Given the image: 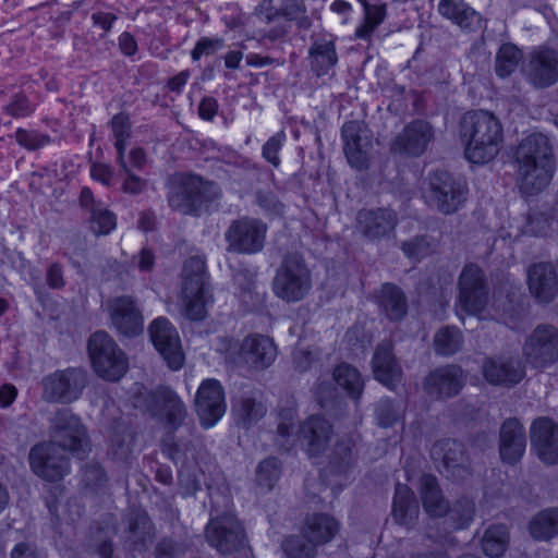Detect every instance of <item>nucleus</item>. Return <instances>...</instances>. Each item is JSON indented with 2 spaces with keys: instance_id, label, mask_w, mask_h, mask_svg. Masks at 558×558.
<instances>
[{
  "instance_id": "nucleus-62",
  "label": "nucleus",
  "mask_w": 558,
  "mask_h": 558,
  "mask_svg": "<svg viewBox=\"0 0 558 558\" xmlns=\"http://www.w3.org/2000/svg\"><path fill=\"white\" fill-rule=\"evenodd\" d=\"M46 281L49 288L59 290L65 286L63 267L59 263H52L46 272Z\"/></svg>"
},
{
  "instance_id": "nucleus-14",
  "label": "nucleus",
  "mask_w": 558,
  "mask_h": 558,
  "mask_svg": "<svg viewBox=\"0 0 558 558\" xmlns=\"http://www.w3.org/2000/svg\"><path fill=\"white\" fill-rule=\"evenodd\" d=\"M60 450L49 442L34 446L28 454L33 472L48 482L62 480L70 472V462Z\"/></svg>"
},
{
  "instance_id": "nucleus-39",
  "label": "nucleus",
  "mask_w": 558,
  "mask_h": 558,
  "mask_svg": "<svg viewBox=\"0 0 558 558\" xmlns=\"http://www.w3.org/2000/svg\"><path fill=\"white\" fill-rule=\"evenodd\" d=\"M418 512V506L413 492L407 485L398 484L392 508L396 521L407 526L412 525Z\"/></svg>"
},
{
  "instance_id": "nucleus-36",
  "label": "nucleus",
  "mask_w": 558,
  "mask_h": 558,
  "mask_svg": "<svg viewBox=\"0 0 558 558\" xmlns=\"http://www.w3.org/2000/svg\"><path fill=\"white\" fill-rule=\"evenodd\" d=\"M306 5L303 0H263L258 5V16L267 23L279 16L293 21L304 15Z\"/></svg>"
},
{
  "instance_id": "nucleus-9",
  "label": "nucleus",
  "mask_w": 558,
  "mask_h": 558,
  "mask_svg": "<svg viewBox=\"0 0 558 558\" xmlns=\"http://www.w3.org/2000/svg\"><path fill=\"white\" fill-rule=\"evenodd\" d=\"M226 359L235 365H245L252 369L269 367L277 356V348L269 337L247 336L241 344L228 341Z\"/></svg>"
},
{
  "instance_id": "nucleus-51",
  "label": "nucleus",
  "mask_w": 558,
  "mask_h": 558,
  "mask_svg": "<svg viewBox=\"0 0 558 558\" xmlns=\"http://www.w3.org/2000/svg\"><path fill=\"white\" fill-rule=\"evenodd\" d=\"M281 548L288 558H316L317 546L308 543L301 535H290L281 544Z\"/></svg>"
},
{
  "instance_id": "nucleus-34",
  "label": "nucleus",
  "mask_w": 558,
  "mask_h": 558,
  "mask_svg": "<svg viewBox=\"0 0 558 558\" xmlns=\"http://www.w3.org/2000/svg\"><path fill=\"white\" fill-rule=\"evenodd\" d=\"M438 13L462 29H474L481 23V15L464 0H439Z\"/></svg>"
},
{
  "instance_id": "nucleus-54",
  "label": "nucleus",
  "mask_w": 558,
  "mask_h": 558,
  "mask_svg": "<svg viewBox=\"0 0 558 558\" xmlns=\"http://www.w3.org/2000/svg\"><path fill=\"white\" fill-rule=\"evenodd\" d=\"M375 413L378 424L383 427L392 426L401 417L400 409L389 399L380 400Z\"/></svg>"
},
{
  "instance_id": "nucleus-2",
  "label": "nucleus",
  "mask_w": 558,
  "mask_h": 558,
  "mask_svg": "<svg viewBox=\"0 0 558 558\" xmlns=\"http://www.w3.org/2000/svg\"><path fill=\"white\" fill-rule=\"evenodd\" d=\"M460 137L465 158L472 163L492 161L500 151L504 141L502 124L486 110L466 112L460 122Z\"/></svg>"
},
{
  "instance_id": "nucleus-7",
  "label": "nucleus",
  "mask_w": 558,
  "mask_h": 558,
  "mask_svg": "<svg viewBox=\"0 0 558 558\" xmlns=\"http://www.w3.org/2000/svg\"><path fill=\"white\" fill-rule=\"evenodd\" d=\"M426 204L444 215L458 211L468 198V187L464 182L456 179L447 171H435L428 177L424 190Z\"/></svg>"
},
{
  "instance_id": "nucleus-20",
  "label": "nucleus",
  "mask_w": 558,
  "mask_h": 558,
  "mask_svg": "<svg viewBox=\"0 0 558 558\" xmlns=\"http://www.w3.org/2000/svg\"><path fill=\"white\" fill-rule=\"evenodd\" d=\"M435 137L433 126L424 120L409 123L391 143L392 153L407 156H421Z\"/></svg>"
},
{
  "instance_id": "nucleus-10",
  "label": "nucleus",
  "mask_w": 558,
  "mask_h": 558,
  "mask_svg": "<svg viewBox=\"0 0 558 558\" xmlns=\"http://www.w3.org/2000/svg\"><path fill=\"white\" fill-rule=\"evenodd\" d=\"M205 536L208 544L222 555L240 553L247 546L243 525L230 513L211 518L206 525Z\"/></svg>"
},
{
  "instance_id": "nucleus-40",
  "label": "nucleus",
  "mask_w": 558,
  "mask_h": 558,
  "mask_svg": "<svg viewBox=\"0 0 558 558\" xmlns=\"http://www.w3.org/2000/svg\"><path fill=\"white\" fill-rule=\"evenodd\" d=\"M125 541L131 547L144 545L153 537V524L145 511L134 510L126 518Z\"/></svg>"
},
{
  "instance_id": "nucleus-11",
  "label": "nucleus",
  "mask_w": 558,
  "mask_h": 558,
  "mask_svg": "<svg viewBox=\"0 0 558 558\" xmlns=\"http://www.w3.org/2000/svg\"><path fill=\"white\" fill-rule=\"evenodd\" d=\"M267 226L259 219L242 217L233 220L226 231L227 251L255 254L264 247Z\"/></svg>"
},
{
  "instance_id": "nucleus-35",
  "label": "nucleus",
  "mask_w": 558,
  "mask_h": 558,
  "mask_svg": "<svg viewBox=\"0 0 558 558\" xmlns=\"http://www.w3.org/2000/svg\"><path fill=\"white\" fill-rule=\"evenodd\" d=\"M420 482L421 499L426 513L433 518L446 515L449 511V504L442 496L436 477L424 474Z\"/></svg>"
},
{
  "instance_id": "nucleus-17",
  "label": "nucleus",
  "mask_w": 558,
  "mask_h": 558,
  "mask_svg": "<svg viewBox=\"0 0 558 558\" xmlns=\"http://www.w3.org/2000/svg\"><path fill=\"white\" fill-rule=\"evenodd\" d=\"M343 149L351 167L363 170L368 167L372 132L361 121H348L341 129Z\"/></svg>"
},
{
  "instance_id": "nucleus-46",
  "label": "nucleus",
  "mask_w": 558,
  "mask_h": 558,
  "mask_svg": "<svg viewBox=\"0 0 558 558\" xmlns=\"http://www.w3.org/2000/svg\"><path fill=\"white\" fill-rule=\"evenodd\" d=\"M134 441V434L132 429L124 425L118 424L113 427L110 434L109 454L114 459H126L132 452V445Z\"/></svg>"
},
{
  "instance_id": "nucleus-44",
  "label": "nucleus",
  "mask_w": 558,
  "mask_h": 558,
  "mask_svg": "<svg viewBox=\"0 0 558 558\" xmlns=\"http://www.w3.org/2000/svg\"><path fill=\"white\" fill-rule=\"evenodd\" d=\"M509 543V533L505 525L489 526L482 538L483 553L490 558L501 557Z\"/></svg>"
},
{
  "instance_id": "nucleus-19",
  "label": "nucleus",
  "mask_w": 558,
  "mask_h": 558,
  "mask_svg": "<svg viewBox=\"0 0 558 558\" xmlns=\"http://www.w3.org/2000/svg\"><path fill=\"white\" fill-rule=\"evenodd\" d=\"M196 413L201 424L208 428L216 424L226 412L225 392L216 379L204 380L195 398Z\"/></svg>"
},
{
  "instance_id": "nucleus-49",
  "label": "nucleus",
  "mask_w": 558,
  "mask_h": 558,
  "mask_svg": "<svg viewBox=\"0 0 558 558\" xmlns=\"http://www.w3.org/2000/svg\"><path fill=\"white\" fill-rule=\"evenodd\" d=\"M111 129L116 138L117 162L119 166L124 167L125 143L131 135L129 117L123 113L116 114L111 119Z\"/></svg>"
},
{
  "instance_id": "nucleus-29",
  "label": "nucleus",
  "mask_w": 558,
  "mask_h": 558,
  "mask_svg": "<svg viewBox=\"0 0 558 558\" xmlns=\"http://www.w3.org/2000/svg\"><path fill=\"white\" fill-rule=\"evenodd\" d=\"M526 448V436L523 425L517 418L507 420L500 428V457L509 464L517 463Z\"/></svg>"
},
{
  "instance_id": "nucleus-41",
  "label": "nucleus",
  "mask_w": 558,
  "mask_h": 558,
  "mask_svg": "<svg viewBox=\"0 0 558 558\" xmlns=\"http://www.w3.org/2000/svg\"><path fill=\"white\" fill-rule=\"evenodd\" d=\"M529 532L536 541H549L558 535V508L539 511L529 523Z\"/></svg>"
},
{
  "instance_id": "nucleus-31",
  "label": "nucleus",
  "mask_w": 558,
  "mask_h": 558,
  "mask_svg": "<svg viewBox=\"0 0 558 558\" xmlns=\"http://www.w3.org/2000/svg\"><path fill=\"white\" fill-rule=\"evenodd\" d=\"M527 282L531 293L544 303L550 302L557 292L554 267L547 263L534 264L529 268Z\"/></svg>"
},
{
  "instance_id": "nucleus-6",
  "label": "nucleus",
  "mask_w": 558,
  "mask_h": 558,
  "mask_svg": "<svg viewBox=\"0 0 558 558\" xmlns=\"http://www.w3.org/2000/svg\"><path fill=\"white\" fill-rule=\"evenodd\" d=\"M88 354L95 373L106 380L117 381L128 371L124 352L106 331H96L89 337Z\"/></svg>"
},
{
  "instance_id": "nucleus-4",
  "label": "nucleus",
  "mask_w": 558,
  "mask_h": 558,
  "mask_svg": "<svg viewBox=\"0 0 558 558\" xmlns=\"http://www.w3.org/2000/svg\"><path fill=\"white\" fill-rule=\"evenodd\" d=\"M221 196L219 186L201 177L184 174L179 177L168 193L169 206L184 215H199L205 203Z\"/></svg>"
},
{
  "instance_id": "nucleus-15",
  "label": "nucleus",
  "mask_w": 558,
  "mask_h": 558,
  "mask_svg": "<svg viewBox=\"0 0 558 558\" xmlns=\"http://www.w3.org/2000/svg\"><path fill=\"white\" fill-rule=\"evenodd\" d=\"M150 340L172 371L183 366L184 353L175 327L163 317L156 318L148 328Z\"/></svg>"
},
{
  "instance_id": "nucleus-33",
  "label": "nucleus",
  "mask_w": 558,
  "mask_h": 558,
  "mask_svg": "<svg viewBox=\"0 0 558 558\" xmlns=\"http://www.w3.org/2000/svg\"><path fill=\"white\" fill-rule=\"evenodd\" d=\"M151 397L167 424L172 428H178L186 415V409L178 395L167 387H159Z\"/></svg>"
},
{
  "instance_id": "nucleus-26",
  "label": "nucleus",
  "mask_w": 558,
  "mask_h": 558,
  "mask_svg": "<svg viewBox=\"0 0 558 558\" xmlns=\"http://www.w3.org/2000/svg\"><path fill=\"white\" fill-rule=\"evenodd\" d=\"M397 215L388 208L362 209L356 217L359 231L371 240L389 235L397 226Z\"/></svg>"
},
{
  "instance_id": "nucleus-27",
  "label": "nucleus",
  "mask_w": 558,
  "mask_h": 558,
  "mask_svg": "<svg viewBox=\"0 0 558 558\" xmlns=\"http://www.w3.org/2000/svg\"><path fill=\"white\" fill-rule=\"evenodd\" d=\"M80 205L88 215L89 230L96 235H107L117 227V217L102 203L97 202L89 187H83L80 194Z\"/></svg>"
},
{
  "instance_id": "nucleus-12",
  "label": "nucleus",
  "mask_w": 558,
  "mask_h": 558,
  "mask_svg": "<svg viewBox=\"0 0 558 558\" xmlns=\"http://www.w3.org/2000/svg\"><path fill=\"white\" fill-rule=\"evenodd\" d=\"M523 356L535 368H546L558 361V329L538 325L525 339Z\"/></svg>"
},
{
  "instance_id": "nucleus-48",
  "label": "nucleus",
  "mask_w": 558,
  "mask_h": 558,
  "mask_svg": "<svg viewBox=\"0 0 558 558\" xmlns=\"http://www.w3.org/2000/svg\"><path fill=\"white\" fill-rule=\"evenodd\" d=\"M522 59V52L512 44H505L496 56V73L500 77H507L515 71Z\"/></svg>"
},
{
  "instance_id": "nucleus-61",
  "label": "nucleus",
  "mask_w": 558,
  "mask_h": 558,
  "mask_svg": "<svg viewBox=\"0 0 558 558\" xmlns=\"http://www.w3.org/2000/svg\"><path fill=\"white\" fill-rule=\"evenodd\" d=\"M256 203L263 209L275 214H280L283 209L282 203L270 190H258L256 192Z\"/></svg>"
},
{
  "instance_id": "nucleus-57",
  "label": "nucleus",
  "mask_w": 558,
  "mask_h": 558,
  "mask_svg": "<svg viewBox=\"0 0 558 558\" xmlns=\"http://www.w3.org/2000/svg\"><path fill=\"white\" fill-rule=\"evenodd\" d=\"M286 140V133L283 131L278 132L264 144L262 155L271 163L275 168L280 166L279 151Z\"/></svg>"
},
{
  "instance_id": "nucleus-55",
  "label": "nucleus",
  "mask_w": 558,
  "mask_h": 558,
  "mask_svg": "<svg viewBox=\"0 0 558 558\" xmlns=\"http://www.w3.org/2000/svg\"><path fill=\"white\" fill-rule=\"evenodd\" d=\"M355 461L353 454L352 439H342L336 444L332 457V463L340 472L349 468Z\"/></svg>"
},
{
  "instance_id": "nucleus-50",
  "label": "nucleus",
  "mask_w": 558,
  "mask_h": 558,
  "mask_svg": "<svg viewBox=\"0 0 558 558\" xmlns=\"http://www.w3.org/2000/svg\"><path fill=\"white\" fill-rule=\"evenodd\" d=\"M475 512L474 502L470 499H461L448 511L449 531L466 527L473 520Z\"/></svg>"
},
{
  "instance_id": "nucleus-60",
  "label": "nucleus",
  "mask_w": 558,
  "mask_h": 558,
  "mask_svg": "<svg viewBox=\"0 0 558 558\" xmlns=\"http://www.w3.org/2000/svg\"><path fill=\"white\" fill-rule=\"evenodd\" d=\"M402 251L409 258L420 260L430 253V244L425 236H416L404 242Z\"/></svg>"
},
{
  "instance_id": "nucleus-28",
  "label": "nucleus",
  "mask_w": 558,
  "mask_h": 558,
  "mask_svg": "<svg viewBox=\"0 0 558 558\" xmlns=\"http://www.w3.org/2000/svg\"><path fill=\"white\" fill-rule=\"evenodd\" d=\"M392 343L390 341L380 342L374 352L372 360L373 374L376 380L395 389V386L400 381L402 369L395 357L392 352Z\"/></svg>"
},
{
  "instance_id": "nucleus-1",
  "label": "nucleus",
  "mask_w": 558,
  "mask_h": 558,
  "mask_svg": "<svg viewBox=\"0 0 558 558\" xmlns=\"http://www.w3.org/2000/svg\"><path fill=\"white\" fill-rule=\"evenodd\" d=\"M520 190L533 195L543 191L554 174V156L550 142L541 133L524 137L514 151Z\"/></svg>"
},
{
  "instance_id": "nucleus-64",
  "label": "nucleus",
  "mask_w": 558,
  "mask_h": 558,
  "mask_svg": "<svg viewBox=\"0 0 558 558\" xmlns=\"http://www.w3.org/2000/svg\"><path fill=\"white\" fill-rule=\"evenodd\" d=\"M90 175L102 184L109 185L113 177V170L106 163L97 162L92 166Z\"/></svg>"
},
{
  "instance_id": "nucleus-63",
  "label": "nucleus",
  "mask_w": 558,
  "mask_h": 558,
  "mask_svg": "<svg viewBox=\"0 0 558 558\" xmlns=\"http://www.w3.org/2000/svg\"><path fill=\"white\" fill-rule=\"evenodd\" d=\"M11 558H45V556L34 544L21 542L13 547Z\"/></svg>"
},
{
  "instance_id": "nucleus-56",
  "label": "nucleus",
  "mask_w": 558,
  "mask_h": 558,
  "mask_svg": "<svg viewBox=\"0 0 558 558\" xmlns=\"http://www.w3.org/2000/svg\"><path fill=\"white\" fill-rule=\"evenodd\" d=\"M4 111L13 118H25L35 111V105L24 94L14 95Z\"/></svg>"
},
{
  "instance_id": "nucleus-16",
  "label": "nucleus",
  "mask_w": 558,
  "mask_h": 558,
  "mask_svg": "<svg viewBox=\"0 0 558 558\" xmlns=\"http://www.w3.org/2000/svg\"><path fill=\"white\" fill-rule=\"evenodd\" d=\"M86 385L85 372L80 368L57 371L43 380L44 397L49 401L72 402Z\"/></svg>"
},
{
  "instance_id": "nucleus-25",
  "label": "nucleus",
  "mask_w": 558,
  "mask_h": 558,
  "mask_svg": "<svg viewBox=\"0 0 558 558\" xmlns=\"http://www.w3.org/2000/svg\"><path fill=\"white\" fill-rule=\"evenodd\" d=\"M301 444L311 457H317L326 451L332 436V426L324 417L313 415L298 429Z\"/></svg>"
},
{
  "instance_id": "nucleus-13",
  "label": "nucleus",
  "mask_w": 558,
  "mask_h": 558,
  "mask_svg": "<svg viewBox=\"0 0 558 558\" xmlns=\"http://www.w3.org/2000/svg\"><path fill=\"white\" fill-rule=\"evenodd\" d=\"M488 303V290L482 269L466 265L459 278V307L466 314L480 315Z\"/></svg>"
},
{
  "instance_id": "nucleus-52",
  "label": "nucleus",
  "mask_w": 558,
  "mask_h": 558,
  "mask_svg": "<svg viewBox=\"0 0 558 558\" xmlns=\"http://www.w3.org/2000/svg\"><path fill=\"white\" fill-rule=\"evenodd\" d=\"M280 462L276 458H267L257 466L256 481L260 487L271 489L280 477Z\"/></svg>"
},
{
  "instance_id": "nucleus-45",
  "label": "nucleus",
  "mask_w": 558,
  "mask_h": 558,
  "mask_svg": "<svg viewBox=\"0 0 558 558\" xmlns=\"http://www.w3.org/2000/svg\"><path fill=\"white\" fill-rule=\"evenodd\" d=\"M462 344V333L456 327H444L439 329L434 337V349L439 355H453L461 350Z\"/></svg>"
},
{
  "instance_id": "nucleus-47",
  "label": "nucleus",
  "mask_w": 558,
  "mask_h": 558,
  "mask_svg": "<svg viewBox=\"0 0 558 558\" xmlns=\"http://www.w3.org/2000/svg\"><path fill=\"white\" fill-rule=\"evenodd\" d=\"M296 411L293 405L282 407L278 411V445L284 450H289L293 444L294 422Z\"/></svg>"
},
{
  "instance_id": "nucleus-42",
  "label": "nucleus",
  "mask_w": 558,
  "mask_h": 558,
  "mask_svg": "<svg viewBox=\"0 0 558 558\" xmlns=\"http://www.w3.org/2000/svg\"><path fill=\"white\" fill-rule=\"evenodd\" d=\"M433 457L442 456L445 468L449 470L466 469L468 458L464 454L463 445L457 440H446L436 444L432 449Z\"/></svg>"
},
{
  "instance_id": "nucleus-8",
  "label": "nucleus",
  "mask_w": 558,
  "mask_h": 558,
  "mask_svg": "<svg viewBox=\"0 0 558 558\" xmlns=\"http://www.w3.org/2000/svg\"><path fill=\"white\" fill-rule=\"evenodd\" d=\"M56 448L83 458L89 450V437L81 418L68 409L56 412L50 421V441Z\"/></svg>"
},
{
  "instance_id": "nucleus-59",
  "label": "nucleus",
  "mask_w": 558,
  "mask_h": 558,
  "mask_svg": "<svg viewBox=\"0 0 558 558\" xmlns=\"http://www.w3.org/2000/svg\"><path fill=\"white\" fill-rule=\"evenodd\" d=\"M225 46V40L222 38H209L202 37L195 45L194 49L191 52V57L194 61H197L203 56L214 54L216 51L220 50Z\"/></svg>"
},
{
  "instance_id": "nucleus-58",
  "label": "nucleus",
  "mask_w": 558,
  "mask_h": 558,
  "mask_svg": "<svg viewBox=\"0 0 558 558\" xmlns=\"http://www.w3.org/2000/svg\"><path fill=\"white\" fill-rule=\"evenodd\" d=\"M121 171L125 174L124 182L122 184V191L126 194L138 195L145 192L147 187V181L132 172L126 161L124 160V167L119 166Z\"/></svg>"
},
{
  "instance_id": "nucleus-22",
  "label": "nucleus",
  "mask_w": 558,
  "mask_h": 558,
  "mask_svg": "<svg viewBox=\"0 0 558 558\" xmlns=\"http://www.w3.org/2000/svg\"><path fill=\"white\" fill-rule=\"evenodd\" d=\"M484 378L494 386L512 387L525 376L521 361L511 355L487 357L482 365Z\"/></svg>"
},
{
  "instance_id": "nucleus-53",
  "label": "nucleus",
  "mask_w": 558,
  "mask_h": 558,
  "mask_svg": "<svg viewBox=\"0 0 558 558\" xmlns=\"http://www.w3.org/2000/svg\"><path fill=\"white\" fill-rule=\"evenodd\" d=\"M15 141L27 150H36L48 145L51 140L47 134L39 133L35 130L17 129L15 132Z\"/></svg>"
},
{
  "instance_id": "nucleus-24",
  "label": "nucleus",
  "mask_w": 558,
  "mask_h": 558,
  "mask_svg": "<svg viewBox=\"0 0 558 558\" xmlns=\"http://www.w3.org/2000/svg\"><path fill=\"white\" fill-rule=\"evenodd\" d=\"M531 444L544 463H558V424L551 418L538 417L533 422Z\"/></svg>"
},
{
  "instance_id": "nucleus-18",
  "label": "nucleus",
  "mask_w": 558,
  "mask_h": 558,
  "mask_svg": "<svg viewBox=\"0 0 558 558\" xmlns=\"http://www.w3.org/2000/svg\"><path fill=\"white\" fill-rule=\"evenodd\" d=\"M107 306L110 322L120 335L126 338H133L143 332V313L133 296H117L110 300Z\"/></svg>"
},
{
  "instance_id": "nucleus-32",
  "label": "nucleus",
  "mask_w": 558,
  "mask_h": 558,
  "mask_svg": "<svg viewBox=\"0 0 558 558\" xmlns=\"http://www.w3.org/2000/svg\"><path fill=\"white\" fill-rule=\"evenodd\" d=\"M338 532L339 523L325 513L308 515L301 530L302 536L317 547L331 542Z\"/></svg>"
},
{
  "instance_id": "nucleus-23",
  "label": "nucleus",
  "mask_w": 558,
  "mask_h": 558,
  "mask_svg": "<svg viewBox=\"0 0 558 558\" xmlns=\"http://www.w3.org/2000/svg\"><path fill=\"white\" fill-rule=\"evenodd\" d=\"M464 385L463 371L458 365H445L432 371L424 380V389L435 399L457 396Z\"/></svg>"
},
{
  "instance_id": "nucleus-5",
  "label": "nucleus",
  "mask_w": 558,
  "mask_h": 558,
  "mask_svg": "<svg viewBox=\"0 0 558 558\" xmlns=\"http://www.w3.org/2000/svg\"><path fill=\"white\" fill-rule=\"evenodd\" d=\"M313 288L312 272L305 259L296 253L287 254L272 280V291L286 303L304 300Z\"/></svg>"
},
{
  "instance_id": "nucleus-3",
  "label": "nucleus",
  "mask_w": 558,
  "mask_h": 558,
  "mask_svg": "<svg viewBox=\"0 0 558 558\" xmlns=\"http://www.w3.org/2000/svg\"><path fill=\"white\" fill-rule=\"evenodd\" d=\"M213 303L214 295L208 282L205 260L199 256H193L185 262L183 267L180 295L181 313L190 320H203Z\"/></svg>"
},
{
  "instance_id": "nucleus-43",
  "label": "nucleus",
  "mask_w": 558,
  "mask_h": 558,
  "mask_svg": "<svg viewBox=\"0 0 558 558\" xmlns=\"http://www.w3.org/2000/svg\"><path fill=\"white\" fill-rule=\"evenodd\" d=\"M333 378L352 399H360L364 389V380L355 367L347 363L340 364L333 371Z\"/></svg>"
},
{
  "instance_id": "nucleus-38",
  "label": "nucleus",
  "mask_w": 558,
  "mask_h": 558,
  "mask_svg": "<svg viewBox=\"0 0 558 558\" xmlns=\"http://www.w3.org/2000/svg\"><path fill=\"white\" fill-rule=\"evenodd\" d=\"M378 305L390 320H401L408 311V300L404 292L393 283L381 286L378 295Z\"/></svg>"
},
{
  "instance_id": "nucleus-37",
  "label": "nucleus",
  "mask_w": 558,
  "mask_h": 558,
  "mask_svg": "<svg viewBox=\"0 0 558 558\" xmlns=\"http://www.w3.org/2000/svg\"><path fill=\"white\" fill-rule=\"evenodd\" d=\"M267 408L255 396L242 395L232 404V414L238 425L250 428L257 424L266 414Z\"/></svg>"
},
{
  "instance_id": "nucleus-21",
  "label": "nucleus",
  "mask_w": 558,
  "mask_h": 558,
  "mask_svg": "<svg viewBox=\"0 0 558 558\" xmlns=\"http://www.w3.org/2000/svg\"><path fill=\"white\" fill-rule=\"evenodd\" d=\"M527 81L535 87L544 88L558 81V50L539 47L530 53L525 68Z\"/></svg>"
},
{
  "instance_id": "nucleus-30",
  "label": "nucleus",
  "mask_w": 558,
  "mask_h": 558,
  "mask_svg": "<svg viewBox=\"0 0 558 558\" xmlns=\"http://www.w3.org/2000/svg\"><path fill=\"white\" fill-rule=\"evenodd\" d=\"M308 60L317 76L327 74L338 62L335 38L331 35L312 36Z\"/></svg>"
}]
</instances>
